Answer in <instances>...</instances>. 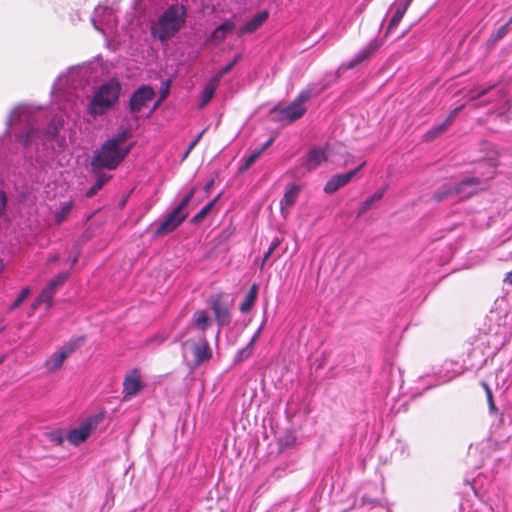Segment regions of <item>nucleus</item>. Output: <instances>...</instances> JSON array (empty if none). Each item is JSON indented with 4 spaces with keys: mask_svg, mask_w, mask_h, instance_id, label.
I'll return each instance as SVG.
<instances>
[{
    "mask_svg": "<svg viewBox=\"0 0 512 512\" xmlns=\"http://www.w3.org/2000/svg\"><path fill=\"white\" fill-rule=\"evenodd\" d=\"M30 293L31 289L29 287L23 288L15 301L9 306V311L17 309L26 300Z\"/></svg>",
    "mask_w": 512,
    "mask_h": 512,
    "instance_id": "c756f323",
    "label": "nucleus"
},
{
    "mask_svg": "<svg viewBox=\"0 0 512 512\" xmlns=\"http://www.w3.org/2000/svg\"><path fill=\"white\" fill-rule=\"evenodd\" d=\"M461 373H462V370L454 371V372H453V374L446 376L444 381H450V380H451V379H453L456 375H459V374H461Z\"/></svg>",
    "mask_w": 512,
    "mask_h": 512,
    "instance_id": "09e8293b",
    "label": "nucleus"
},
{
    "mask_svg": "<svg viewBox=\"0 0 512 512\" xmlns=\"http://www.w3.org/2000/svg\"><path fill=\"white\" fill-rule=\"evenodd\" d=\"M69 277L68 272H61L56 277L51 279L47 285L42 289L37 299L31 305V310L34 312L40 305L45 304L46 308H50L53 304V298L60 286H62Z\"/></svg>",
    "mask_w": 512,
    "mask_h": 512,
    "instance_id": "9b49d317",
    "label": "nucleus"
},
{
    "mask_svg": "<svg viewBox=\"0 0 512 512\" xmlns=\"http://www.w3.org/2000/svg\"><path fill=\"white\" fill-rule=\"evenodd\" d=\"M384 196V190H380V191H377L375 192L373 195H371L369 198L370 200L375 203L379 200L382 199V197Z\"/></svg>",
    "mask_w": 512,
    "mask_h": 512,
    "instance_id": "a19ab883",
    "label": "nucleus"
},
{
    "mask_svg": "<svg viewBox=\"0 0 512 512\" xmlns=\"http://www.w3.org/2000/svg\"><path fill=\"white\" fill-rule=\"evenodd\" d=\"M493 88V86H490L488 88H485V89H482L480 90L479 92L477 93H474V91H470L467 95L468 99L471 100V101H474L476 100L477 98L485 95L488 93L489 90H491Z\"/></svg>",
    "mask_w": 512,
    "mask_h": 512,
    "instance_id": "c9c22d12",
    "label": "nucleus"
},
{
    "mask_svg": "<svg viewBox=\"0 0 512 512\" xmlns=\"http://www.w3.org/2000/svg\"><path fill=\"white\" fill-rule=\"evenodd\" d=\"M127 138L128 133L123 131L105 141L92 157L91 167L93 172H99L101 169H115L129 152V148L122 147Z\"/></svg>",
    "mask_w": 512,
    "mask_h": 512,
    "instance_id": "f03ea898",
    "label": "nucleus"
},
{
    "mask_svg": "<svg viewBox=\"0 0 512 512\" xmlns=\"http://www.w3.org/2000/svg\"><path fill=\"white\" fill-rule=\"evenodd\" d=\"M83 341V337L71 339L55 351L44 363L47 372L53 373L59 370L64 361L82 345Z\"/></svg>",
    "mask_w": 512,
    "mask_h": 512,
    "instance_id": "1a4fd4ad",
    "label": "nucleus"
},
{
    "mask_svg": "<svg viewBox=\"0 0 512 512\" xmlns=\"http://www.w3.org/2000/svg\"><path fill=\"white\" fill-rule=\"evenodd\" d=\"M186 22V8L182 4L168 7L152 24L151 33L154 38L165 42L174 37Z\"/></svg>",
    "mask_w": 512,
    "mask_h": 512,
    "instance_id": "7ed1b4c3",
    "label": "nucleus"
},
{
    "mask_svg": "<svg viewBox=\"0 0 512 512\" xmlns=\"http://www.w3.org/2000/svg\"><path fill=\"white\" fill-rule=\"evenodd\" d=\"M194 196V188L191 189L180 201V203L170 212L164 221L156 230V235H162L175 230L186 218L187 213L184 212L185 207Z\"/></svg>",
    "mask_w": 512,
    "mask_h": 512,
    "instance_id": "0eeeda50",
    "label": "nucleus"
},
{
    "mask_svg": "<svg viewBox=\"0 0 512 512\" xmlns=\"http://www.w3.org/2000/svg\"><path fill=\"white\" fill-rule=\"evenodd\" d=\"M121 83L110 79L95 89L87 105V113L96 118L107 113L117 103L121 93Z\"/></svg>",
    "mask_w": 512,
    "mask_h": 512,
    "instance_id": "20e7f679",
    "label": "nucleus"
},
{
    "mask_svg": "<svg viewBox=\"0 0 512 512\" xmlns=\"http://www.w3.org/2000/svg\"><path fill=\"white\" fill-rule=\"evenodd\" d=\"M219 84H217V78H211L206 85L204 86L202 92L200 93L199 99V109H203L213 98L214 93Z\"/></svg>",
    "mask_w": 512,
    "mask_h": 512,
    "instance_id": "b1692460",
    "label": "nucleus"
},
{
    "mask_svg": "<svg viewBox=\"0 0 512 512\" xmlns=\"http://www.w3.org/2000/svg\"><path fill=\"white\" fill-rule=\"evenodd\" d=\"M241 56L240 55H237L234 60L232 62H230L229 64H227L225 67H223L219 72L218 74H216L215 76H213L212 78H217V84L220 83V80L221 78L226 74L228 73L234 66L235 64L240 60Z\"/></svg>",
    "mask_w": 512,
    "mask_h": 512,
    "instance_id": "2f4dec72",
    "label": "nucleus"
},
{
    "mask_svg": "<svg viewBox=\"0 0 512 512\" xmlns=\"http://www.w3.org/2000/svg\"><path fill=\"white\" fill-rule=\"evenodd\" d=\"M205 130H202L196 138L189 144L190 149H194V147L197 145L198 141L201 139L202 135L204 134Z\"/></svg>",
    "mask_w": 512,
    "mask_h": 512,
    "instance_id": "37998d69",
    "label": "nucleus"
},
{
    "mask_svg": "<svg viewBox=\"0 0 512 512\" xmlns=\"http://www.w3.org/2000/svg\"><path fill=\"white\" fill-rule=\"evenodd\" d=\"M504 282L512 285V271L505 275Z\"/></svg>",
    "mask_w": 512,
    "mask_h": 512,
    "instance_id": "de8ad7c7",
    "label": "nucleus"
},
{
    "mask_svg": "<svg viewBox=\"0 0 512 512\" xmlns=\"http://www.w3.org/2000/svg\"><path fill=\"white\" fill-rule=\"evenodd\" d=\"M274 141V138H270L269 140H267L260 149H263V152L271 146V144L273 143Z\"/></svg>",
    "mask_w": 512,
    "mask_h": 512,
    "instance_id": "a18cd8bd",
    "label": "nucleus"
},
{
    "mask_svg": "<svg viewBox=\"0 0 512 512\" xmlns=\"http://www.w3.org/2000/svg\"><path fill=\"white\" fill-rule=\"evenodd\" d=\"M509 21L501 26L495 34V40L502 38L508 31Z\"/></svg>",
    "mask_w": 512,
    "mask_h": 512,
    "instance_id": "ea45409f",
    "label": "nucleus"
},
{
    "mask_svg": "<svg viewBox=\"0 0 512 512\" xmlns=\"http://www.w3.org/2000/svg\"><path fill=\"white\" fill-rule=\"evenodd\" d=\"M234 29L235 24L231 20H227L212 32L210 40L214 43H220L226 38L227 34L231 33Z\"/></svg>",
    "mask_w": 512,
    "mask_h": 512,
    "instance_id": "393cba45",
    "label": "nucleus"
},
{
    "mask_svg": "<svg viewBox=\"0 0 512 512\" xmlns=\"http://www.w3.org/2000/svg\"><path fill=\"white\" fill-rule=\"evenodd\" d=\"M97 174L96 182L91 186V188L87 191L86 196L92 197L94 196L103 186L105 183H107L111 176L107 174H99L98 172H95Z\"/></svg>",
    "mask_w": 512,
    "mask_h": 512,
    "instance_id": "cd10ccee",
    "label": "nucleus"
},
{
    "mask_svg": "<svg viewBox=\"0 0 512 512\" xmlns=\"http://www.w3.org/2000/svg\"><path fill=\"white\" fill-rule=\"evenodd\" d=\"M373 202L370 200V198L368 197L365 201L362 202V204L360 205L359 207V211H358V215H362L364 214L365 212H367L369 209L372 208L373 206Z\"/></svg>",
    "mask_w": 512,
    "mask_h": 512,
    "instance_id": "e433bc0d",
    "label": "nucleus"
},
{
    "mask_svg": "<svg viewBox=\"0 0 512 512\" xmlns=\"http://www.w3.org/2000/svg\"><path fill=\"white\" fill-rule=\"evenodd\" d=\"M90 77L88 66H76L56 79L52 94L63 115L55 117L45 134L39 129L37 111L29 105H19L11 111L6 121L7 132L14 134L23 149L29 151L40 143L53 140L64 125V115L73 123L79 118V92L89 83Z\"/></svg>",
    "mask_w": 512,
    "mask_h": 512,
    "instance_id": "f257e3e1",
    "label": "nucleus"
},
{
    "mask_svg": "<svg viewBox=\"0 0 512 512\" xmlns=\"http://www.w3.org/2000/svg\"><path fill=\"white\" fill-rule=\"evenodd\" d=\"M258 286L256 284L252 285L249 292L246 294L245 299L240 305L241 312H247L254 305L257 298Z\"/></svg>",
    "mask_w": 512,
    "mask_h": 512,
    "instance_id": "bb28decb",
    "label": "nucleus"
},
{
    "mask_svg": "<svg viewBox=\"0 0 512 512\" xmlns=\"http://www.w3.org/2000/svg\"><path fill=\"white\" fill-rule=\"evenodd\" d=\"M509 23H512V15H511V18H510V20H509Z\"/></svg>",
    "mask_w": 512,
    "mask_h": 512,
    "instance_id": "864d4df0",
    "label": "nucleus"
},
{
    "mask_svg": "<svg viewBox=\"0 0 512 512\" xmlns=\"http://www.w3.org/2000/svg\"><path fill=\"white\" fill-rule=\"evenodd\" d=\"M484 388H485V391H486V394H487V400H488V403H489V408L491 411L495 410V404H494V401H493V396H492V392L489 388V386L487 384H484Z\"/></svg>",
    "mask_w": 512,
    "mask_h": 512,
    "instance_id": "58836bf2",
    "label": "nucleus"
},
{
    "mask_svg": "<svg viewBox=\"0 0 512 512\" xmlns=\"http://www.w3.org/2000/svg\"><path fill=\"white\" fill-rule=\"evenodd\" d=\"M352 159H353V156L351 154H346L345 155V159H344V162H343V166H347L349 163L352 162Z\"/></svg>",
    "mask_w": 512,
    "mask_h": 512,
    "instance_id": "49530a36",
    "label": "nucleus"
},
{
    "mask_svg": "<svg viewBox=\"0 0 512 512\" xmlns=\"http://www.w3.org/2000/svg\"><path fill=\"white\" fill-rule=\"evenodd\" d=\"M217 198H215L214 200H212L211 202H209L208 204H206L194 217H193V222H199L201 221L206 215L207 213L211 210V208L213 207V205L215 204Z\"/></svg>",
    "mask_w": 512,
    "mask_h": 512,
    "instance_id": "473e14b6",
    "label": "nucleus"
},
{
    "mask_svg": "<svg viewBox=\"0 0 512 512\" xmlns=\"http://www.w3.org/2000/svg\"><path fill=\"white\" fill-rule=\"evenodd\" d=\"M263 326L264 324H262L258 330L255 332L254 336L252 337V339L249 341V344H252V346L254 347V344L255 342L258 340V338L260 337V334L262 332V329H263Z\"/></svg>",
    "mask_w": 512,
    "mask_h": 512,
    "instance_id": "79ce46f5",
    "label": "nucleus"
},
{
    "mask_svg": "<svg viewBox=\"0 0 512 512\" xmlns=\"http://www.w3.org/2000/svg\"><path fill=\"white\" fill-rule=\"evenodd\" d=\"M101 420L100 415H94L83 421L77 428L69 431L67 439L74 445L83 443L94 430Z\"/></svg>",
    "mask_w": 512,
    "mask_h": 512,
    "instance_id": "4468645a",
    "label": "nucleus"
},
{
    "mask_svg": "<svg viewBox=\"0 0 512 512\" xmlns=\"http://www.w3.org/2000/svg\"><path fill=\"white\" fill-rule=\"evenodd\" d=\"M193 323L202 330L204 333L208 326L211 324V318L204 310H197L192 317Z\"/></svg>",
    "mask_w": 512,
    "mask_h": 512,
    "instance_id": "a878e982",
    "label": "nucleus"
},
{
    "mask_svg": "<svg viewBox=\"0 0 512 512\" xmlns=\"http://www.w3.org/2000/svg\"><path fill=\"white\" fill-rule=\"evenodd\" d=\"M263 149H258L253 151L246 159H245V165L243 169H248L250 166H252L258 158L262 155Z\"/></svg>",
    "mask_w": 512,
    "mask_h": 512,
    "instance_id": "f704fd0d",
    "label": "nucleus"
},
{
    "mask_svg": "<svg viewBox=\"0 0 512 512\" xmlns=\"http://www.w3.org/2000/svg\"><path fill=\"white\" fill-rule=\"evenodd\" d=\"M211 185H212V182L208 183V184L206 185V189L208 190V189L211 187Z\"/></svg>",
    "mask_w": 512,
    "mask_h": 512,
    "instance_id": "603ef678",
    "label": "nucleus"
},
{
    "mask_svg": "<svg viewBox=\"0 0 512 512\" xmlns=\"http://www.w3.org/2000/svg\"><path fill=\"white\" fill-rule=\"evenodd\" d=\"M2 146V140L0 139V147ZM7 204V197L3 191H0V216L4 213Z\"/></svg>",
    "mask_w": 512,
    "mask_h": 512,
    "instance_id": "4c0bfd02",
    "label": "nucleus"
},
{
    "mask_svg": "<svg viewBox=\"0 0 512 512\" xmlns=\"http://www.w3.org/2000/svg\"><path fill=\"white\" fill-rule=\"evenodd\" d=\"M253 348L252 344L248 343L245 347L240 349L235 356V362L239 363L249 358L252 354Z\"/></svg>",
    "mask_w": 512,
    "mask_h": 512,
    "instance_id": "7c9ffc66",
    "label": "nucleus"
},
{
    "mask_svg": "<svg viewBox=\"0 0 512 512\" xmlns=\"http://www.w3.org/2000/svg\"><path fill=\"white\" fill-rule=\"evenodd\" d=\"M512 337V319L507 315L499 316L495 325L490 328L488 343L495 350L499 351Z\"/></svg>",
    "mask_w": 512,
    "mask_h": 512,
    "instance_id": "6e6552de",
    "label": "nucleus"
},
{
    "mask_svg": "<svg viewBox=\"0 0 512 512\" xmlns=\"http://www.w3.org/2000/svg\"><path fill=\"white\" fill-rule=\"evenodd\" d=\"M366 165V161H363L357 168L350 170L349 172H353V177L357 175V173Z\"/></svg>",
    "mask_w": 512,
    "mask_h": 512,
    "instance_id": "c03bdc74",
    "label": "nucleus"
},
{
    "mask_svg": "<svg viewBox=\"0 0 512 512\" xmlns=\"http://www.w3.org/2000/svg\"><path fill=\"white\" fill-rule=\"evenodd\" d=\"M299 193L300 186L296 184H292L286 189L284 197L280 202V210L284 218H287V216L289 215L290 209L296 203Z\"/></svg>",
    "mask_w": 512,
    "mask_h": 512,
    "instance_id": "a211bd4d",
    "label": "nucleus"
},
{
    "mask_svg": "<svg viewBox=\"0 0 512 512\" xmlns=\"http://www.w3.org/2000/svg\"><path fill=\"white\" fill-rule=\"evenodd\" d=\"M91 21L94 28L106 38L114 35L117 21L112 9L100 6L95 8Z\"/></svg>",
    "mask_w": 512,
    "mask_h": 512,
    "instance_id": "9d476101",
    "label": "nucleus"
},
{
    "mask_svg": "<svg viewBox=\"0 0 512 512\" xmlns=\"http://www.w3.org/2000/svg\"><path fill=\"white\" fill-rule=\"evenodd\" d=\"M412 1L413 0H396L394 2L393 6H395V11L390 20L388 32L399 25Z\"/></svg>",
    "mask_w": 512,
    "mask_h": 512,
    "instance_id": "aec40b11",
    "label": "nucleus"
},
{
    "mask_svg": "<svg viewBox=\"0 0 512 512\" xmlns=\"http://www.w3.org/2000/svg\"><path fill=\"white\" fill-rule=\"evenodd\" d=\"M312 95L311 89L303 90L291 104L279 110L280 119L293 122L301 118L307 110L305 103Z\"/></svg>",
    "mask_w": 512,
    "mask_h": 512,
    "instance_id": "f8f14e48",
    "label": "nucleus"
},
{
    "mask_svg": "<svg viewBox=\"0 0 512 512\" xmlns=\"http://www.w3.org/2000/svg\"><path fill=\"white\" fill-rule=\"evenodd\" d=\"M192 150L193 149H190V146H188L187 150H185V153L183 155V159H186Z\"/></svg>",
    "mask_w": 512,
    "mask_h": 512,
    "instance_id": "8fccbe9b",
    "label": "nucleus"
},
{
    "mask_svg": "<svg viewBox=\"0 0 512 512\" xmlns=\"http://www.w3.org/2000/svg\"><path fill=\"white\" fill-rule=\"evenodd\" d=\"M378 48L379 43L376 40L371 41L368 45L361 49L349 62L343 64L339 68V71L342 69L354 68L358 64L368 59Z\"/></svg>",
    "mask_w": 512,
    "mask_h": 512,
    "instance_id": "f3484780",
    "label": "nucleus"
},
{
    "mask_svg": "<svg viewBox=\"0 0 512 512\" xmlns=\"http://www.w3.org/2000/svg\"><path fill=\"white\" fill-rule=\"evenodd\" d=\"M281 241L278 238L273 239L271 242L268 250L265 252L262 263H261V269H263L265 262L269 259V257L272 255V253L279 247Z\"/></svg>",
    "mask_w": 512,
    "mask_h": 512,
    "instance_id": "72a5a7b5",
    "label": "nucleus"
},
{
    "mask_svg": "<svg viewBox=\"0 0 512 512\" xmlns=\"http://www.w3.org/2000/svg\"><path fill=\"white\" fill-rule=\"evenodd\" d=\"M155 96L154 90L149 86L138 88L130 99V110L132 112H140L143 108L153 100Z\"/></svg>",
    "mask_w": 512,
    "mask_h": 512,
    "instance_id": "dca6fc26",
    "label": "nucleus"
},
{
    "mask_svg": "<svg viewBox=\"0 0 512 512\" xmlns=\"http://www.w3.org/2000/svg\"><path fill=\"white\" fill-rule=\"evenodd\" d=\"M76 262H77V256H75V257L72 259V265H74Z\"/></svg>",
    "mask_w": 512,
    "mask_h": 512,
    "instance_id": "3c124183",
    "label": "nucleus"
},
{
    "mask_svg": "<svg viewBox=\"0 0 512 512\" xmlns=\"http://www.w3.org/2000/svg\"><path fill=\"white\" fill-rule=\"evenodd\" d=\"M144 388L141 373L138 369L128 372L123 380V400H130Z\"/></svg>",
    "mask_w": 512,
    "mask_h": 512,
    "instance_id": "2eb2a0df",
    "label": "nucleus"
},
{
    "mask_svg": "<svg viewBox=\"0 0 512 512\" xmlns=\"http://www.w3.org/2000/svg\"><path fill=\"white\" fill-rule=\"evenodd\" d=\"M353 178V172L337 174L331 177L324 186V192L333 194L340 188L346 186Z\"/></svg>",
    "mask_w": 512,
    "mask_h": 512,
    "instance_id": "6ab92c4d",
    "label": "nucleus"
},
{
    "mask_svg": "<svg viewBox=\"0 0 512 512\" xmlns=\"http://www.w3.org/2000/svg\"><path fill=\"white\" fill-rule=\"evenodd\" d=\"M267 18H268V12H266V11H262L256 15H254L239 30V32H238L239 36H242L247 33H253L267 20Z\"/></svg>",
    "mask_w": 512,
    "mask_h": 512,
    "instance_id": "5701e85b",
    "label": "nucleus"
},
{
    "mask_svg": "<svg viewBox=\"0 0 512 512\" xmlns=\"http://www.w3.org/2000/svg\"><path fill=\"white\" fill-rule=\"evenodd\" d=\"M342 149V145L339 144L314 146L308 151L303 164L308 171H313L326 161L336 162L333 156L340 154Z\"/></svg>",
    "mask_w": 512,
    "mask_h": 512,
    "instance_id": "423d86ee",
    "label": "nucleus"
},
{
    "mask_svg": "<svg viewBox=\"0 0 512 512\" xmlns=\"http://www.w3.org/2000/svg\"><path fill=\"white\" fill-rule=\"evenodd\" d=\"M183 354L186 357L189 353L193 357L195 366L211 358V350L204 335L199 336L197 340H187L183 342Z\"/></svg>",
    "mask_w": 512,
    "mask_h": 512,
    "instance_id": "ddd939ff",
    "label": "nucleus"
},
{
    "mask_svg": "<svg viewBox=\"0 0 512 512\" xmlns=\"http://www.w3.org/2000/svg\"><path fill=\"white\" fill-rule=\"evenodd\" d=\"M212 310L214 312L215 319L220 326H225L230 323L231 316L229 309L219 299L212 301Z\"/></svg>",
    "mask_w": 512,
    "mask_h": 512,
    "instance_id": "4be33fe9",
    "label": "nucleus"
},
{
    "mask_svg": "<svg viewBox=\"0 0 512 512\" xmlns=\"http://www.w3.org/2000/svg\"><path fill=\"white\" fill-rule=\"evenodd\" d=\"M463 108H464V105L454 108L442 124L432 128L431 130H429L426 133V135H425L426 139L432 140V139L438 137L441 133H443Z\"/></svg>",
    "mask_w": 512,
    "mask_h": 512,
    "instance_id": "412c9836",
    "label": "nucleus"
},
{
    "mask_svg": "<svg viewBox=\"0 0 512 512\" xmlns=\"http://www.w3.org/2000/svg\"><path fill=\"white\" fill-rule=\"evenodd\" d=\"M485 188V184L476 177H468L459 183L446 184L442 190L434 194L436 201H442L449 197H455L459 200L468 198L478 191Z\"/></svg>",
    "mask_w": 512,
    "mask_h": 512,
    "instance_id": "39448f33",
    "label": "nucleus"
},
{
    "mask_svg": "<svg viewBox=\"0 0 512 512\" xmlns=\"http://www.w3.org/2000/svg\"><path fill=\"white\" fill-rule=\"evenodd\" d=\"M73 206L72 201H66L60 204L59 210L55 213V221L61 223L71 212Z\"/></svg>",
    "mask_w": 512,
    "mask_h": 512,
    "instance_id": "c85d7f7f",
    "label": "nucleus"
}]
</instances>
